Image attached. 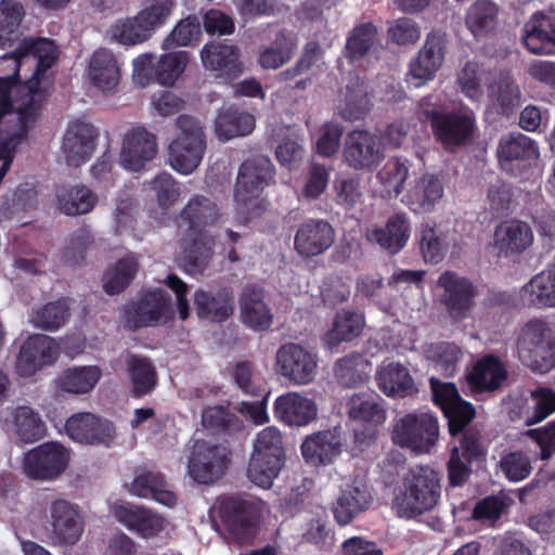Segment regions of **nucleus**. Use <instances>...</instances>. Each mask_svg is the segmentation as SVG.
<instances>
[{
    "mask_svg": "<svg viewBox=\"0 0 555 555\" xmlns=\"http://www.w3.org/2000/svg\"><path fill=\"white\" fill-rule=\"evenodd\" d=\"M440 498V474L428 465H416L404 474L395 489L392 508L398 517L414 519L434 509Z\"/></svg>",
    "mask_w": 555,
    "mask_h": 555,
    "instance_id": "obj_1",
    "label": "nucleus"
},
{
    "mask_svg": "<svg viewBox=\"0 0 555 555\" xmlns=\"http://www.w3.org/2000/svg\"><path fill=\"white\" fill-rule=\"evenodd\" d=\"M418 118L428 122L435 139L448 152H456L474 138L476 120L473 113L448 111L440 100L430 94L418 104Z\"/></svg>",
    "mask_w": 555,
    "mask_h": 555,
    "instance_id": "obj_2",
    "label": "nucleus"
},
{
    "mask_svg": "<svg viewBox=\"0 0 555 555\" xmlns=\"http://www.w3.org/2000/svg\"><path fill=\"white\" fill-rule=\"evenodd\" d=\"M218 516L229 538L236 544L251 545L258 535L262 502L253 496H224L218 500Z\"/></svg>",
    "mask_w": 555,
    "mask_h": 555,
    "instance_id": "obj_3",
    "label": "nucleus"
},
{
    "mask_svg": "<svg viewBox=\"0 0 555 555\" xmlns=\"http://www.w3.org/2000/svg\"><path fill=\"white\" fill-rule=\"evenodd\" d=\"M283 436L275 426H268L257 434L247 467L249 480L264 489L272 486L285 464Z\"/></svg>",
    "mask_w": 555,
    "mask_h": 555,
    "instance_id": "obj_4",
    "label": "nucleus"
},
{
    "mask_svg": "<svg viewBox=\"0 0 555 555\" xmlns=\"http://www.w3.org/2000/svg\"><path fill=\"white\" fill-rule=\"evenodd\" d=\"M520 360L533 372L545 374L555 367V335L541 320L527 322L517 338Z\"/></svg>",
    "mask_w": 555,
    "mask_h": 555,
    "instance_id": "obj_5",
    "label": "nucleus"
},
{
    "mask_svg": "<svg viewBox=\"0 0 555 555\" xmlns=\"http://www.w3.org/2000/svg\"><path fill=\"white\" fill-rule=\"evenodd\" d=\"M176 126L180 132L169 144V164L176 171L190 175L199 166L206 150L204 129L189 115H180Z\"/></svg>",
    "mask_w": 555,
    "mask_h": 555,
    "instance_id": "obj_6",
    "label": "nucleus"
},
{
    "mask_svg": "<svg viewBox=\"0 0 555 555\" xmlns=\"http://www.w3.org/2000/svg\"><path fill=\"white\" fill-rule=\"evenodd\" d=\"M188 62L186 51L166 53L157 61L152 53L141 54L133 60V80L141 88L152 82L172 86L184 72Z\"/></svg>",
    "mask_w": 555,
    "mask_h": 555,
    "instance_id": "obj_7",
    "label": "nucleus"
},
{
    "mask_svg": "<svg viewBox=\"0 0 555 555\" xmlns=\"http://www.w3.org/2000/svg\"><path fill=\"white\" fill-rule=\"evenodd\" d=\"M125 324L130 331L156 326L173 319L171 296L163 288L150 289L125 306Z\"/></svg>",
    "mask_w": 555,
    "mask_h": 555,
    "instance_id": "obj_8",
    "label": "nucleus"
},
{
    "mask_svg": "<svg viewBox=\"0 0 555 555\" xmlns=\"http://www.w3.org/2000/svg\"><path fill=\"white\" fill-rule=\"evenodd\" d=\"M439 437L438 420L430 413H408L395 425L392 440L415 453H428Z\"/></svg>",
    "mask_w": 555,
    "mask_h": 555,
    "instance_id": "obj_9",
    "label": "nucleus"
},
{
    "mask_svg": "<svg viewBox=\"0 0 555 555\" xmlns=\"http://www.w3.org/2000/svg\"><path fill=\"white\" fill-rule=\"evenodd\" d=\"M69 459V452L63 444L47 441L25 453L23 472L33 480L51 481L65 472Z\"/></svg>",
    "mask_w": 555,
    "mask_h": 555,
    "instance_id": "obj_10",
    "label": "nucleus"
},
{
    "mask_svg": "<svg viewBox=\"0 0 555 555\" xmlns=\"http://www.w3.org/2000/svg\"><path fill=\"white\" fill-rule=\"evenodd\" d=\"M437 285L442 289L440 302L450 318L456 322L467 319L476 305L478 287L469 279L450 270L440 274Z\"/></svg>",
    "mask_w": 555,
    "mask_h": 555,
    "instance_id": "obj_11",
    "label": "nucleus"
},
{
    "mask_svg": "<svg viewBox=\"0 0 555 555\" xmlns=\"http://www.w3.org/2000/svg\"><path fill=\"white\" fill-rule=\"evenodd\" d=\"M60 354L56 341L44 334L29 335L21 345L14 371L18 377L30 378L55 363Z\"/></svg>",
    "mask_w": 555,
    "mask_h": 555,
    "instance_id": "obj_12",
    "label": "nucleus"
},
{
    "mask_svg": "<svg viewBox=\"0 0 555 555\" xmlns=\"http://www.w3.org/2000/svg\"><path fill=\"white\" fill-rule=\"evenodd\" d=\"M230 461V451L225 447L197 440L189 460L188 473L196 482L209 485L225 473Z\"/></svg>",
    "mask_w": 555,
    "mask_h": 555,
    "instance_id": "obj_13",
    "label": "nucleus"
},
{
    "mask_svg": "<svg viewBox=\"0 0 555 555\" xmlns=\"http://www.w3.org/2000/svg\"><path fill=\"white\" fill-rule=\"evenodd\" d=\"M273 178L274 167L269 158L261 156L245 160L240 166L234 186L235 203L246 206L259 198Z\"/></svg>",
    "mask_w": 555,
    "mask_h": 555,
    "instance_id": "obj_14",
    "label": "nucleus"
},
{
    "mask_svg": "<svg viewBox=\"0 0 555 555\" xmlns=\"http://www.w3.org/2000/svg\"><path fill=\"white\" fill-rule=\"evenodd\" d=\"M317 366L315 356L298 344H284L276 351V372L294 384L312 382Z\"/></svg>",
    "mask_w": 555,
    "mask_h": 555,
    "instance_id": "obj_15",
    "label": "nucleus"
},
{
    "mask_svg": "<svg viewBox=\"0 0 555 555\" xmlns=\"http://www.w3.org/2000/svg\"><path fill=\"white\" fill-rule=\"evenodd\" d=\"M447 36L444 33L433 30L425 39L417 56L410 63V75L420 87L434 79L442 66L447 52Z\"/></svg>",
    "mask_w": 555,
    "mask_h": 555,
    "instance_id": "obj_16",
    "label": "nucleus"
},
{
    "mask_svg": "<svg viewBox=\"0 0 555 555\" xmlns=\"http://www.w3.org/2000/svg\"><path fill=\"white\" fill-rule=\"evenodd\" d=\"M384 157L379 138L367 130H352L345 140L344 158L349 167L361 170L376 167Z\"/></svg>",
    "mask_w": 555,
    "mask_h": 555,
    "instance_id": "obj_17",
    "label": "nucleus"
},
{
    "mask_svg": "<svg viewBox=\"0 0 555 555\" xmlns=\"http://www.w3.org/2000/svg\"><path fill=\"white\" fill-rule=\"evenodd\" d=\"M65 430L74 441L107 447L116 435L115 426L112 422L89 412L72 415L66 421Z\"/></svg>",
    "mask_w": 555,
    "mask_h": 555,
    "instance_id": "obj_18",
    "label": "nucleus"
},
{
    "mask_svg": "<svg viewBox=\"0 0 555 555\" xmlns=\"http://www.w3.org/2000/svg\"><path fill=\"white\" fill-rule=\"evenodd\" d=\"M99 132L96 128L81 119L72 121L65 132L62 151L68 166L79 167L92 156Z\"/></svg>",
    "mask_w": 555,
    "mask_h": 555,
    "instance_id": "obj_19",
    "label": "nucleus"
},
{
    "mask_svg": "<svg viewBox=\"0 0 555 555\" xmlns=\"http://www.w3.org/2000/svg\"><path fill=\"white\" fill-rule=\"evenodd\" d=\"M51 539L56 545H74L83 532V521L77 508L65 500L50 505Z\"/></svg>",
    "mask_w": 555,
    "mask_h": 555,
    "instance_id": "obj_20",
    "label": "nucleus"
},
{
    "mask_svg": "<svg viewBox=\"0 0 555 555\" xmlns=\"http://www.w3.org/2000/svg\"><path fill=\"white\" fill-rule=\"evenodd\" d=\"M273 415L288 427H305L317 420L318 405L299 392L288 391L274 400Z\"/></svg>",
    "mask_w": 555,
    "mask_h": 555,
    "instance_id": "obj_21",
    "label": "nucleus"
},
{
    "mask_svg": "<svg viewBox=\"0 0 555 555\" xmlns=\"http://www.w3.org/2000/svg\"><path fill=\"white\" fill-rule=\"evenodd\" d=\"M264 296V288L254 283L245 285L240 295L242 323L255 332H266L273 324V313Z\"/></svg>",
    "mask_w": 555,
    "mask_h": 555,
    "instance_id": "obj_22",
    "label": "nucleus"
},
{
    "mask_svg": "<svg viewBox=\"0 0 555 555\" xmlns=\"http://www.w3.org/2000/svg\"><path fill=\"white\" fill-rule=\"evenodd\" d=\"M156 153V137L143 127L132 128L125 134L120 163L128 170L139 171Z\"/></svg>",
    "mask_w": 555,
    "mask_h": 555,
    "instance_id": "obj_23",
    "label": "nucleus"
},
{
    "mask_svg": "<svg viewBox=\"0 0 555 555\" xmlns=\"http://www.w3.org/2000/svg\"><path fill=\"white\" fill-rule=\"evenodd\" d=\"M335 231L330 222L321 219H309L297 230L294 238L296 251L302 257L323 254L334 243Z\"/></svg>",
    "mask_w": 555,
    "mask_h": 555,
    "instance_id": "obj_24",
    "label": "nucleus"
},
{
    "mask_svg": "<svg viewBox=\"0 0 555 555\" xmlns=\"http://www.w3.org/2000/svg\"><path fill=\"white\" fill-rule=\"evenodd\" d=\"M532 243V229L525 221L505 220L495 227L493 247L498 250L499 256H518L528 249Z\"/></svg>",
    "mask_w": 555,
    "mask_h": 555,
    "instance_id": "obj_25",
    "label": "nucleus"
},
{
    "mask_svg": "<svg viewBox=\"0 0 555 555\" xmlns=\"http://www.w3.org/2000/svg\"><path fill=\"white\" fill-rule=\"evenodd\" d=\"M201 59L206 69L218 72L230 80L237 78L244 69L238 48L223 41L206 43L201 51Z\"/></svg>",
    "mask_w": 555,
    "mask_h": 555,
    "instance_id": "obj_26",
    "label": "nucleus"
},
{
    "mask_svg": "<svg viewBox=\"0 0 555 555\" xmlns=\"http://www.w3.org/2000/svg\"><path fill=\"white\" fill-rule=\"evenodd\" d=\"M525 47L533 54L555 52V10L535 12L525 25Z\"/></svg>",
    "mask_w": 555,
    "mask_h": 555,
    "instance_id": "obj_27",
    "label": "nucleus"
},
{
    "mask_svg": "<svg viewBox=\"0 0 555 555\" xmlns=\"http://www.w3.org/2000/svg\"><path fill=\"white\" fill-rule=\"evenodd\" d=\"M444 195L441 180L431 173H424L414 180L402 202L414 214H429Z\"/></svg>",
    "mask_w": 555,
    "mask_h": 555,
    "instance_id": "obj_28",
    "label": "nucleus"
},
{
    "mask_svg": "<svg viewBox=\"0 0 555 555\" xmlns=\"http://www.w3.org/2000/svg\"><path fill=\"white\" fill-rule=\"evenodd\" d=\"M508 373L501 359L492 353L480 358L467 375V383L475 395L493 392L501 388Z\"/></svg>",
    "mask_w": 555,
    "mask_h": 555,
    "instance_id": "obj_29",
    "label": "nucleus"
},
{
    "mask_svg": "<svg viewBox=\"0 0 555 555\" xmlns=\"http://www.w3.org/2000/svg\"><path fill=\"white\" fill-rule=\"evenodd\" d=\"M373 501L369 487L359 481L346 485L335 503L333 515L337 524H350L359 514L366 511Z\"/></svg>",
    "mask_w": 555,
    "mask_h": 555,
    "instance_id": "obj_30",
    "label": "nucleus"
},
{
    "mask_svg": "<svg viewBox=\"0 0 555 555\" xmlns=\"http://www.w3.org/2000/svg\"><path fill=\"white\" fill-rule=\"evenodd\" d=\"M304 460L319 467L332 464L341 453V441L331 430L313 433L305 438L300 446Z\"/></svg>",
    "mask_w": 555,
    "mask_h": 555,
    "instance_id": "obj_31",
    "label": "nucleus"
},
{
    "mask_svg": "<svg viewBox=\"0 0 555 555\" xmlns=\"http://www.w3.org/2000/svg\"><path fill=\"white\" fill-rule=\"evenodd\" d=\"M114 516L129 530L145 539L158 535L166 527V520L162 516L134 505L116 506Z\"/></svg>",
    "mask_w": 555,
    "mask_h": 555,
    "instance_id": "obj_32",
    "label": "nucleus"
},
{
    "mask_svg": "<svg viewBox=\"0 0 555 555\" xmlns=\"http://www.w3.org/2000/svg\"><path fill=\"white\" fill-rule=\"evenodd\" d=\"M194 305L201 319L221 323L234 312V295L227 287L217 292L197 289L194 294Z\"/></svg>",
    "mask_w": 555,
    "mask_h": 555,
    "instance_id": "obj_33",
    "label": "nucleus"
},
{
    "mask_svg": "<svg viewBox=\"0 0 555 555\" xmlns=\"http://www.w3.org/2000/svg\"><path fill=\"white\" fill-rule=\"evenodd\" d=\"M411 233V223L405 214L390 216L385 228H375L367 232V240L378 244L389 254L395 255L404 248Z\"/></svg>",
    "mask_w": 555,
    "mask_h": 555,
    "instance_id": "obj_34",
    "label": "nucleus"
},
{
    "mask_svg": "<svg viewBox=\"0 0 555 555\" xmlns=\"http://www.w3.org/2000/svg\"><path fill=\"white\" fill-rule=\"evenodd\" d=\"M214 246L215 240L211 235L188 232L181 240V264L189 272L203 271L212 257Z\"/></svg>",
    "mask_w": 555,
    "mask_h": 555,
    "instance_id": "obj_35",
    "label": "nucleus"
},
{
    "mask_svg": "<svg viewBox=\"0 0 555 555\" xmlns=\"http://www.w3.org/2000/svg\"><path fill=\"white\" fill-rule=\"evenodd\" d=\"M179 217V225H186L188 232L205 233L204 229L215 224L219 219L218 206L203 195H195L188 202Z\"/></svg>",
    "mask_w": 555,
    "mask_h": 555,
    "instance_id": "obj_36",
    "label": "nucleus"
},
{
    "mask_svg": "<svg viewBox=\"0 0 555 555\" xmlns=\"http://www.w3.org/2000/svg\"><path fill=\"white\" fill-rule=\"evenodd\" d=\"M89 77L94 87L102 91L115 89L120 79V66L108 49H98L89 62Z\"/></svg>",
    "mask_w": 555,
    "mask_h": 555,
    "instance_id": "obj_37",
    "label": "nucleus"
},
{
    "mask_svg": "<svg viewBox=\"0 0 555 555\" xmlns=\"http://www.w3.org/2000/svg\"><path fill=\"white\" fill-rule=\"evenodd\" d=\"M371 362L359 352L338 359L333 366L336 382L344 388H357L370 379Z\"/></svg>",
    "mask_w": 555,
    "mask_h": 555,
    "instance_id": "obj_38",
    "label": "nucleus"
},
{
    "mask_svg": "<svg viewBox=\"0 0 555 555\" xmlns=\"http://www.w3.org/2000/svg\"><path fill=\"white\" fill-rule=\"evenodd\" d=\"M127 372L132 398L141 399L152 393L158 384L157 371L146 357L132 354L127 361Z\"/></svg>",
    "mask_w": 555,
    "mask_h": 555,
    "instance_id": "obj_39",
    "label": "nucleus"
},
{
    "mask_svg": "<svg viewBox=\"0 0 555 555\" xmlns=\"http://www.w3.org/2000/svg\"><path fill=\"white\" fill-rule=\"evenodd\" d=\"M378 388L388 397L405 398L415 390V385L409 370L398 363L390 362L377 372Z\"/></svg>",
    "mask_w": 555,
    "mask_h": 555,
    "instance_id": "obj_40",
    "label": "nucleus"
},
{
    "mask_svg": "<svg viewBox=\"0 0 555 555\" xmlns=\"http://www.w3.org/2000/svg\"><path fill=\"white\" fill-rule=\"evenodd\" d=\"M364 326V317L351 310H341L336 313L333 326L323 337L324 345L336 349L341 343H349L359 337Z\"/></svg>",
    "mask_w": 555,
    "mask_h": 555,
    "instance_id": "obj_41",
    "label": "nucleus"
},
{
    "mask_svg": "<svg viewBox=\"0 0 555 555\" xmlns=\"http://www.w3.org/2000/svg\"><path fill=\"white\" fill-rule=\"evenodd\" d=\"M496 154L499 162L503 167L512 164L513 162L530 164L538 159L539 147L528 135L522 133H512L500 140Z\"/></svg>",
    "mask_w": 555,
    "mask_h": 555,
    "instance_id": "obj_42",
    "label": "nucleus"
},
{
    "mask_svg": "<svg viewBox=\"0 0 555 555\" xmlns=\"http://www.w3.org/2000/svg\"><path fill=\"white\" fill-rule=\"evenodd\" d=\"M521 298L538 308L555 307V266L535 274L524 285Z\"/></svg>",
    "mask_w": 555,
    "mask_h": 555,
    "instance_id": "obj_43",
    "label": "nucleus"
},
{
    "mask_svg": "<svg viewBox=\"0 0 555 555\" xmlns=\"http://www.w3.org/2000/svg\"><path fill=\"white\" fill-rule=\"evenodd\" d=\"M254 128V116L235 107L220 109L215 121L216 133L223 141L248 135Z\"/></svg>",
    "mask_w": 555,
    "mask_h": 555,
    "instance_id": "obj_44",
    "label": "nucleus"
},
{
    "mask_svg": "<svg viewBox=\"0 0 555 555\" xmlns=\"http://www.w3.org/2000/svg\"><path fill=\"white\" fill-rule=\"evenodd\" d=\"M131 493L139 498L153 499L166 506H173L177 496L166 489V480L158 472H143L131 483Z\"/></svg>",
    "mask_w": 555,
    "mask_h": 555,
    "instance_id": "obj_45",
    "label": "nucleus"
},
{
    "mask_svg": "<svg viewBox=\"0 0 555 555\" xmlns=\"http://www.w3.org/2000/svg\"><path fill=\"white\" fill-rule=\"evenodd\" d=\"M15 56L17 59L33 56L37 61L35 76L39 78L54 65L57 51L51 39H24L15 50Z\"/></svg>",
    "mask_w": 555,
    "mask_h": 555,
    "instance_id": "obj_46",
    "label": "nucleus"
},
{
    "mask_svg": "<svg viewBox=\"0 0 555 555\" xmlns=\"http://www.w3.org/2000/svg\"><path fill=\"white\" fill-rule=\"evenodd\" d=\"M59 209L67 216L90 212L96 202V195L85 185L62 186L56 192Z\"/></svg>",
    "mask_w": 555,
    "mask_h": 555,
    "instance_id": "obj_47",
    "label": "nucleus"
},
{
    "mask_svg": "<svg viewBox=\"0 0 555 555\" xmlns=\"http://www.w3.org/2000/svg\"><path fill=\"white\" fill-rule=\"evenodd\" d=\"M101 378L98 366H74L65 370L57 378L60 390L82 395L90 392Z\"/></svg>",
    "mask_w": 555,
    "mask_h": 555,
    "instance_id": "obj_48",
    "label": "nucleus"
},
{
    "mask_svg": "<svg viewBox=\"0 0 555 555\" xmlns=\"http://www.w3.org/2000/svg\"><path fill=\"white\" fill-rule=\"evenodd\" d=\"M410 167L406 159L389 158L376 175L378 183L387 197H397L403 190L409 177Z\"/></svg>",
    "mask_w": 555,
    "mask_h": 555,
    "instance_id": "obj_49",
    "label": "nucleus"
},
{
    "mask_svg": "<svg viewBox=\"0 0 555 555\" xmlns=\"http://www.w3.org/2000/svg\"><path fill=\"white\" fill-rule=\"evenodd\" d=\"M68 318L69 306L67 299L61 298L35 309L30 315V321L37 328L54 332L65 325Z\"/></svg>",
    "mask_w": 555,
    "mask_h": 555,
    "instance_id": "obj_50",
    "label": "nucleus"
},
{
    "mask_svg": "<svg viewBox=\"0 0 555 555\" xmlns=\"http://www.w3.org/2000/svg\"><path fill=\"white\" fill-rule=\"evenodd\" d=\"M498 8L490 0H478L467 11L465 24L476 37H483L496 26Z\"/></svg>",
    "mask_w": 555,
    "mask_h": 555,
    "instance_id": "obj_51",
    "label": "nucleus"
},
{
    "mask_svg": "<svg viewBox=\"0 0 555 555\" xmlns=\"http://www.w3.org/2000/svg\"><path fill=\"white\" fill-rule=\"evenodd\" d=\"M14 431L24 443H34L46 436V425L29 406H18L14 412Z\"/></svg>",
    "mask_w": 555,
    "mask_h": 555,
    "instance_id": "obj_52",
    "label": "nucleus"
},
{
    "mask_svg": "<svg viewBox=\"0 0 555 555\" xmlns=\"http://www.w3.org/2000/svg\"><path fill=\"white\" fill-rule=\"evenodd\" d=\"M370 111V99L364 81L359 77L351 79L346 86L345 106L341 109L344 119L354 121L362 119Z\"/></svg>",
    "mask_w": 555,
    "mask_h": 555,
    "instance_id": "obj_53",
    "label": "nucleus"
},
{
    "mask_svg": "<svg viewBox=\"0 0 555 555\" xmlns=\"http://www.w3.org/2000/svg\"><path fill=\"white\" fill-rule=\"evenodd\" d=\"M202 424L205 428L224 435H233L244 427L243 421L222 405L209 406L203 411Z\"/></svg>",
    "mask_w": 555,
    "mask_h": 555,
    "instance_id": "obj_54",
    "label": "nucleus"
},
{
    "mask_svg": "<svg viewBox=\"0 0 555 555\" xmlns=\"http://www.w3.org/2000/svg\"><path fill=\"white\" fill-rule=\"evenodd\" d=\"M418 241L425 262L437 264L443 260L448 243L442 232L436 228V224L422 223Z\"/></svg>",
    "mask_w": 555,
    "mask_h": 555,
    "instance_id": "obj_55",
    "label": "nucleus"
},
{
    "mask_svg": "<svg viewBox=\"0 0 555 555\" xmlns=\"http://www.w3.org/2000/svg\"><path fill=\"white\" fill-rule=\"evenodd\" d=\"M489 96L500 107V113L509 116L519 106V86L509 77H501L489 87Z\"/></svg>",
    "mask_w": 555,
    "mask_h": 555,
    "instance_id": "obj_56",
    "label": "nucleus"
},
{
    "mask_svg": "<svg viewBox=\"0 0 555 555\" xmlns=\"http://www.w3.org/2000/svg\"><path fill=\"white\" fill-rule=\"evenodd\" d=\"M138 261L133 256H126L119 259L112 270L104 275V291L108 295H117L124 292L133 280Z\"/></svg>",
    "mask_w": 555,
    "mask_h": 555,
    "instance_id": "obj_57",
    "label": "nucleus"
},
{
    "mask_svg": "<svg viewBox=\"0 0 555 555\" xmlns=\"http://www.w3.org/2000/svg\"><path fill=\"white\" fill-rule=\"evenodd\" d=\"M24 8L13 0L0 2V46L5 47L17 38V30L24 17Z\"/></svg>",
    "mask_w": 555,
    "mask_h": 555,
    "instance_id": "obj_58",
    "label": "nucleus"
},
{
    "mask_svg": "<svg viewBox=\"0 0 555 555\" xmlns=\"http://www.w3.org/2000/svg\"><path fill=\"white\" fill-rule=\"evenodd\" d=\"M112 38L125 46L144 42L151 37V31L139 14L133 18L119 20L112 27Z\"/></svg>",
    "mask_w": 555,
    "mask_h": 555,
    "instance_id": "obj_59",
    "label": "nucleus"
},
{
    "mask_svg": "<svg viewBox=\"0 0 555 555\" xmlns=\"http://www.w3.org/2000/svg\"><path fill=\"white\" fill-rule=\"evenodd\" d=\"M377 35L373 23H363L356 26L346 43V56L350 61H357L367 54Z\"/></svg>",
    "mask_w": 555,
    "mask_h": 555,
    "instance_id": "obj_60",
    "label": "nucleus"
},
{
    "mask_svg": "<svg viewBox=\"0 0 555 555\" xmlns=\"http://www.w3.org/2000/svg\"><path fill=\"white\" fill-rule=\"evenodd\" d=\"M334 532L326 520L322 518L311 519L302 528L300 534L301 544H311L320 551H330L334 545Z\"/></svg>",
    "mask_w": 555,
    "mask_h": 555,
    "instance_id": "obj_61",
    "label": "nucleus"
},
{
    "mask_svg": "<svg viewBox=\"0 0 555 555\" xmlns=\"http://www.w3.org/2000/svg\"><path fill=\"white\" fill-rule=\"evenodd\" d=\"M349 416L353 421L382 424L385 418V410L372 398H364L361 395H354L349 402Z\"/></svg>",
    "mask_w": 555,
    "mask_h": 555,
    "instance_id": "obj_62",
    "label": "nucleus"
},
{
    "mask_svg": "<svg viewBox=\"0 0 555 555\" xmlns=\"http://www.w3.org/2000/svg\"><path fill=\"white\" fill-rule=\"evenodd\" d=\"M499 465L505 478L513 482L526 479L532 470L531 461L524 451L505 452Z\"/></svg>",
    "mask_w": 555,
    "mask_h": 555,
    "instance_id": "obj_63",
    "label": "nucleus"
},
{
    "mask_svg": "<svg viewBox=\"0 0 555 555\" xmlns=\"http://www.w3.org/2000/svg\"><path fill=\"white\" fill-rule=\"evenodd\" d=\"M530 400L532 411L527 417V425L538 424L555 412V390L548 387H538L531 390Z\"/></svg>",
    "mask_w": 555,
    "mask_h": 555,
    "instance_id": "obj_64",
    "label": "nucleus"
}]
</instances>
